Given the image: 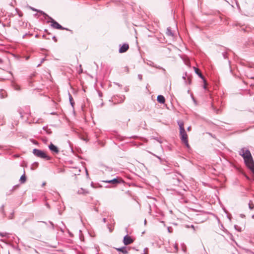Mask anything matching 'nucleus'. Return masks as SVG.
<instances>
[{"mask_svg": "<svg viewBox=\"0 0 254 254\" xmlns=\"http://www.w3.org/2000/svg\"><path fill=\"white\" fill-rule=\"evenodd\" d=\"M239 154L243 157L247 167L254 174V161L250 150L243 148L239 151Z\"/></svg>", "mask_w": 254, "mask_h": 254, "instance_id": "obj_1", "label": "nucleus"}, {"mask_svg": "<svg viewBox=\"0 0 254 254\" xmlns=\"http://www.w3.org/2000/svg\"><path fill=\"white\" fill-rule=\"evenodd\" d=\"M179 127L180 137L183 143H184L186 147L190 148V145L188 142V135L184 128V124L182 121H178L177 122Z\"/></svg>", "mask_w": 254, "mask_h": 254, "instance_id": "obj_2", "label": "nucleus"}, {"mask_svg": "<svg viewBox=\"0 0 254 254\" xmlns=\"http://www.w3.org/2000/svg\"><path fill=\"white\" fill-rule=\"evenodd\" d=\"M32 152L37 157L45 159L47 160H50L51 159V157L48 156L44 151L35 148L33 150Z\"/></svg>", "mask_w": 254, "mask_h": 254, "instance_id": "obj_3", "label": "nucleus"}, {"mask_svg": "<svg viewBox=\"0 0 254 254\" xmlns=\"http://www.w3.org/2000/svg\"><path fill=\"white\" fill-rule=\"evenodd\" d=\"M46 17H48L50 20L49 22H50L52 23L51 25L54 28L61 30H68L67 29L64 28L63 27H62L60 24H59L57 21H56L54 19L50 17L49 15L48 16H46Z\"/></svg>", "mask_w": 254, "mask_h": 254, "instance_id": "obj_4", "label": "nucleus"}, {"mask_svg": "<svg viewBox=\"0 0 254 254\" xmlns=\"http://www.w3.org/2000/svg\"><path fill=\"white\" fill-rule=\"evenodd\" d=\"M49 148L52 153L55 154H58L60 152L59 148L52 143L49 145Z\"/></svg>", "mask_w": 254, "mask_h": 254, "instance_id": "obj_5", "label": "nucleus"}, {"mask_svg": "<svg viewBox=\"0 0 254 254\" xmlns=\"http://www.w3.org/2000/svg\"><path fill=\"white\" fill-rule=\"evenodd\" d=\"M133 242V240L130 236L126 235L124 237L123 243L125 245H128L131 244Z\"/></svg>", "mask_w": 254, "mask_h": 254, "instance_id": "obj_6", "label": "nucleus"}, {"mask_svg": "<svg viewBox=\"0 0 254 254\" xmlns=\"http://www.w3.org/2000/svg\"><path fill=\"white\" fill-rule=\"evenodd\" d=\"M103 182L108 183L109 184H111L113 185H116L117 184H119L121 183V180H119L117 178H115L111 180H106V181H103Z\"/></svg>", "mask_w": 254, "mask_h": 254, "instance_id": "obj_7", "label": "nucleus"}, {"mask_svg": "<svg viewBox=\"0 0 254 254\" xmlns=\"http://www.w3.org/2000/svg\"><path fill=\"white\" fill-rule=\"evenodd\" d=\"M129 46L127 44H124L120 48L119 52L123 53L126 52L128 49Z\"/></svg>", "mask_w": 254, "mask_h": 254, "instance_id": "obj_8", "label": "nucleus"}, {"mask_svg": "<svg viewBox=\"0 0 254 254\" xmlns=\"http://www.w3.org/2000/svg\"><path fill=\"white\" fill-rule=\"evenodd\" d=\"M77 193L79 194H86L88 193V191L83 188H80L77 191Z\"/></svg>", "mask_w": 254, "mask_h": 254, "instance_id": "obj_9", "label": "nucleus"}, {"mask_svg": "<svg viewBox=\"0 0 254 254\" xmlns=\"http://www.w3.org/2000/svg\"><path fill=\"white\" fill-rule=\"evenodd\" d=\"M157 101L160 103H164L165 101V98L162 95H158L157 98Z\"/></svg>", "mask_w": 254, "mask_h": 254, "instance_id": "obj_10", "label": "nucleus"}, {"mask_svg": "<svg viewBox=\"0 0 254 254\" xmlns=\"http://www.w3.org/2000/svg\"><path fill=\"white\" fill-rule=\"evenodd\" d=\"M195 72L201 78L203 79L204 81L205 82V80L204 79V77L203 76L201 73L200 72L199 69L194 67Z\"/></svg>", "mask_w": 254, "mask_h": 254, "instance_id": "obj_11", "label": "nucleus"}, {"mask_svg": "<svg viewBox=\"0 0 254 254\" xmlns=\"http://www.w3.org/2000/svg\"><path fill=\"white\" fill-rule=\"evenodd\" d=\"M30 9L33 10V11H37L38 12H40V13H41L42 15H43L45 17H46V16H48V15L45 13L44 12H43V11L42 10H38V9H37L34 7H30Z\"/></svg>", "mask_w": 254, "mask_h": 254, "instance_id": "obj_12", "label": "nucleus"}, {"mask_svg": "<svg viewBox=\"0 0 254 254\" xmlns=\"http://www.w3.org/2000/svg\"><path fill=\"white\" fill-rule=\"evenodd\" d=\"M117 251L122 252L124 254H127V251L125 247H122L120 248L116 249Z\"/></svg>", "mask_w": 254, "mask_h": 254, "instance_id": "obj_13", "label": "nucleus"}, {"mask_svg": "<svg viewBox=\"0 0 254 254\" xmlns=\"http://www.w3.org/2000/svg\"><path fill=\"white\" fill-rule=\"evenodd\" d=\"M68 97H69V100L70 102V104L71 106L73 107L74 105V102L73 101V98L71 96V95L68 92Z\"/></svg>", "mask_w": 254, "mask_h": 254, "instance_id": "obj_14", "label": "nucleus"}, {"mask_svg": "<svg viewBox=\"0 0 254 254\" xmlns=\"http://www.w3.org/2000/svg\"><path fill=\"white\" fill-rule=\"evenodd\" d=\"M20 181L21 183H24L26 181V177L24 174L21 176Z\"/></svg>", "mask_w": 254, "mask_h": 254, "instance_id": "obj_15", "label": "nucleus"}, {"mask_svg": "<svg viewBox=\"0 0 254 254\" xmlns=\"http://www.w3.org/2000/svg\"><path fill=\"white\" fill-rule=\"evenodd\" d=\"M166 34L168 35H170V36H172L173 35V34L172 32V31L171 30V28L170 27L167 28Z\"/></svg>", "mask_w": 254, "mask_h": 254, "instance_id": "obj_16", "label": "nucleus"}, {"mask_svg": "<svg viewBox=\"0 0 254 254\" xmlns=\"http://www.w3.org/2000/svg\"><path fill=\"white\" fill-rule=\"evenodd\" d=\"M249 209L251 210H253L254 208V204L253 203V202L250 200L249 203Z\"/></svg>", "mask_w": 254, "mask_h": 254, "instance_id": "obj_17", "label": "nucleus"}, {"mask_svg": "<svg viewBox=\"0 0 254 254\" xmlns=\"http://www.w3.org/2000/svg\"><path fill=\"white\" fill-rule=\"evenodd\" d=\"M148 152L150 154H151L152 155H153V156H155L156 157H157L158 159H159V160H160V162L161 163H163V159L162 158H161L159 156L153 154V153L150 152V151H148Z\"/></svg>", "mask_w": 254, "mask_h": 254, "instance_id": "obj_18", "label": "nucleus"}, {"mask_svg": "<svg viewBox=\"0 0 254 254\" xmlns=\"http://www.w3.org/2000/svg\"><path fill=\"white\" fill-rule=\"evenodd\" d=\"M14 216V211H12L8 216V219H12L13 218Z\"/></svg>", "mask_w": 254, "mask_h": 254, "instance_id": "obj_19", "label": "nucleus"}, {"mask_svg": "<svg viewBox=\"0 0 254 254\" xmlns=\"http://www.w3.org/2000/svg\"><path fill=\"white\" fill-rule=\"evenodd\" d=\"M0 210H1V213L4 215H5V212L4 211V206L3 205H2L1 208H0Z\"/></svg>", "mask_w": 254, "mask_h": 254, "instance_id": "obj_20", "label": "nucleus"}, {"mask_svg": "<svg viewBox=\"0 0 254 254\" xmlns=\"http://www.w3.org/2000/svg\"><path fill=\"white\" fill-rule=\"evenodd\" d=\"M174 248L175 249V252H177L178 251V248L177 244H174Z\"/></svg>", "mask_w": 254, "mask_h": 254, "instance_id": "obj_21", "label": "nucleus"}, {"mask_svg": "<svg viewBox=\"0 0 254 254\" xmlns=\"http://www.w3.org/2000/svg\"><path fill=\"white\" fill-rule=\"evenodd\" d=\"M182 250L185 253L186 252L187 248H186V246L184 244H183V248H182Z\"/></svg>", "mask_w": 254, "mask_h": 254, "instance_id": "obj_22", "label": "nucleus"}, {"mask_svg": "<svg viewBox=\"0 0 254 254\" xmlns=\"http://www.w3.org/2000/svg\"><path fill=\"white\" fill-rule=\"evenodd\" d=\"M223 56L224 59H226L227 58V53L224 52L223 53Z\"/></svg>", "mask_w": 254, "mask_h": 254, "instance_id": "obj_23", "label": "nucleus"}, {"mask_svg": "<svg viewBox=\"0 0 254 254\" xmlns=\"http://www.w3.org/2000/svg\"><path fill=\"white\" fill-rule=\"evenodd\" d=\"M138 78H139V80H141L142 79V75L141 74H138Z\"/></svg>", "mask_w": 254, "mask_h": 254, "instance_id": "obj_24", "label": "nucleus"}, {"mask_svg": "<svg viewBox=\"0 0 254 254\" xmlns=\"http://www.w3.org/2000/svg\"><path fill=\"white\" fill-rule=\"evenodd\" d=\"M107 226H108V229H109L110 232H111L112 231V229H111V228H110V225H107Z\"/></svg>", "mask_w": 254, "mask_h": 254, "instance_id": "obj_25", "label": "nucleus"}, {"mask_svg": "<svg viewBox=\"0 0 254 254\" xmlns=\"http://www.w3.org/2000/svg\"><path fill=\"white\" fill-rule=\"evenodd\" d=\"M186 76H187V73H185V74H184V75H183V78L184 79H186Z\"/></svg>", "mask_w": 254, "mask_h": 254, "instance_id": "obj_26", "label": "nucleus"}, {"mask_svg": "<svg viewBox=\"0 0 254 254\" xmlns=\"http://www.w3.org/2000/svg\"><path fill=\"white\" fill-rule=\"evenodd\" d=\"M190 130H191V127H190H190H189L187 128V130H188V131H190Z\"/></svg>", "mask_w": 254, "mask_h": 254, "instance_id": "obj_27", "label": "nucleus"}, {"mask_svg": "<svg viewBox=\"0 0 254 254\" xmlns=\"http://www.w3.org/2000/svg\"><path fill=\"white\" fill-rule=\"evenodd\" d=\"M188 83H189V84H190V82H191V80H190V78H188Z\"/></svg>", "mask_w": 254, "mask_h": 254, "instance_id": "obj_28", "label": "nucleus"}, {"mask_svg": "<svg viewBox=\"0 0 254 254\" xmlns=\"http://www.w3.org/2000/svg\"><path fill=\"white\" fill-rule=\"evenodd\" d=\"M53 40H54V41H55V42H56V41H57V39H56V37H55V36H53Z\"/></svg>", "mask_w": 254, "mask_h": 254, "instance_id": "obj_29", "label": "nucleus"}, {"mask_svg": "<svg viewBox=\"0 0 254 254\" xmlns=\"http://www.w3.org/2000/svg\"><path fill=\"white\" fill-rule=\"evenodd\" d=\"M103 222L104 223H106V218H103Z\"/></svg>", "mask_w": 254, "mask_h": 254, "instance_id": "obj_30", "label": "nucleus"}, {"mask_svg": "<svg viewBox=\"0 0 254 254\" xmlns=\"http://www.w3.org/2000/svg\"><path fill=\"white\" fill-rule=\"evenodd\" d=\"M144 223L145 225L146 224V219L144 220Z\"/></svg>", "mask_w": 254, "mask_h": 254, "instance_id": "obj_31", "label": "nucleus"}, {"mask_svg": "<svg viewBox=\"0 0 254 254\" xmlns=\"http://www.w3.org/2000/svg\"><path fill=\"white\" fill-rule=\"evenodd\" d=\"M45 185H46V183L44 182V183H43V184H42V186H45Z\"/></svg>", "mask_w": 254, "mask_h": 254, "instance_id": "obj_32", "label": "nucleus"}, {"mask_svg": "<svg viewBox=\"0 0 254 254\" xmlns=\"http://www.w3.org/2000/svg\"><path fill=\"white\" fill-rule=\"evenodd\" d=\"M191 228H193V229H194V227L193 225H191Z\"/></svg>", "mask_w": 254, "mask_h": 254, "instance_id": "obj_33", "label": "nucleus"}, {"mask_svg": "<svg viewBox=\"0 0 254 254\" xmlns=\"http://www.w3.org/2000/svg\"><path fill=\"white\" fill-rule=\"evenodd\" d=\"M0 235L1 236V237H3L4 236V235L2 234L1 233L0 234Z\"/></svg>", "mask_w": 254, "mask_h": 254, "instance_id": "obj_34", "label": "nucleus"}, {"mask_svg": "<svg viewBox=\"0 0 254 254\" xmlns=\"http://www.w3.org/2000/svg\"><path fill=\"white\" fill-rule=\"evenodd\" d=\"M203 87H204V88H206V85L205 84L204 85Z\"/></svg>", "mask_w": 254, "mask_h": 254, "instance_id": "obj_35", "label": "nucleus"}, {"mask_svg": "<svg viewBox=\"0 0 254 254\" xmlns=\"http://www.w3.org/2000/svg\"><path fill=\"white\" fill-rule=\"evenodd\" d=\"M79 71H80V72H82V69H79Z\"/></svg>", "mask_w": 254, "mask_h": 254, "instance_id": "obj_36", "label": "nucleus"}, {"mask_svg": "<svg viewBox=\"0 0 254 254\" xmlns=\"http://www.w3.org/2000/svg\"><path fill=\"white\" fill-rule=\"evenodd\" d=\"M79 71H80V72H82V69H79Z\"/></svg>", "mask_w": 254, "mask_h": 254, "instance_id": "obj_37", "label": "nucleus"}, {"mask_svg": "<svg viewBox=\"0 0 254 254\" xmlns=\"http://www.w3.org/2000/svg\"><path fill=\"white\" fill-rule=\"evenodd\" d=\"M125 97H123V98L122 99V101H124V99Z\"/></svg>", "mask_w": 254, "mask_h": 254, "instance_id": "obj_38", "label": "nucleus"}, {"mask_svg": "<svg viewBox=\"0 0 254 254\" xmlns=\"http://www.w3.org/2000/svg\"><path fill=\"white\" fill-rule=\"evenodd\" d=\"M252 218L254 219V214L252 215Z\"/></svg>", "mask_w": 254, "mask_h": 254, "instance_id": "obj_39", "label": "nucleus"}, {"mask_svg": "<svg viewBox=\"0 0 254 254\" xmlns=\"http://www.w3.org/2000/svg\"><path fill=\"white\" fill-rule=\"evenodd\" d=\"M127 71H128V68L127 67Z\"/></svg>", "mask_w": 254, "mask_h": 254, "instance_id": "obj_40", "label": "nucleus"}, {"mask_svg": "<svg viewBox=\"0 0 254 254\" xmlns=\"http://www.w3.org/2000/svg\"><path fill=\"white\" fill-rule=\"evenodd\" d=\"M21 116V118H23V116H22V115H21V116Z\"/></svg>", "mask_w": 254, "mask_h": 254, "instance_id": "obj_41", "label": "nucleus"}]
</instances>
